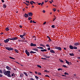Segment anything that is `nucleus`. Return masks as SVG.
<instances>
[{
  "label": "nucleus",
  "mask_w": 80,
  "mask_h": 80,
  "mask_svg": "<svg viewBox=\"0 0 80 80\" xmlns=\"http://www.w3.org/2000/svg\"><path fill=\"white\" fill-rule=\"evenodd\" d=\"M3 71L4 75L8 76V77H12V76L10 75V71H6L5 69H4Z\"/></svg>",
  "instance_id": "f257e3e1"
},
{
  "label": "nucleus",
  "mask_w": 80,
  "mask_h": 80,
  "mask_svg": "<svg viewBox=\"0 0 80 80\" xmlns=\"http://www.w3.org/2000/svg\"><path fill=\"white\" fill-rule=\"evenodd\" d=\"M6 50H8V51H10V50H13V49L12 48H8V47H6L5 48Z\"/></svg>",
  "instance_id": "f03ea898"
},
{
  "label": "nucleus",
  "mask_w": 80,
  "mask_h": 80,
  "mask_svg": "<svg viewBox=\"0 0 80 80\" xmlns=\"http://www.w3.org/2000/svg\"><path fill=\"white\" fill-rule=\"evenodd\" d=\"M8 40H17L18 39V38L17 37L13 38H8Z\"/></svg>",
  "instance_id": "7ed1b4c3"
},
{
  "label": "nucleus",
  "mask_w": 80,
  "mask_h": 80,
  "mask_svg": "<svg viewBox=\"0 0 80 80\" xmlns=\"http://www.w3.org/2000/svg\"><path fill=\"white\" fill-rule=\"evenodd\" d=\"M55 48L56 49H57V50H58L59 51H61V50H62V48L60 47L56 46V47H55Z\"/></svg>",
  "instance_id": "20e7f679"
},
{
  "label": "nucleus",
  "mask_w": 80,
  "mask_h": 80,
  "mask_svg": "<svg viewBox=\"0 0 80 80\" xmlns=\"http://www.w3.org/2000/svg\"><path fill=\"white\" fill-rule=\"evenodd\" d=\"M26 54L27 55V56H28L30 55V52L28 51L27 50H26L25 51Z\"/></svg>",
  "instance_id": "39448f33"
},
{
  "label": "nucleus",
  "mask_w": 80,
  "mask_h": 80,
  "mask_svg": "<svg viewBox=\"0 0 80 80\" xmlns=\"http://www.w3.org/2000/svg\"><path fill=\"white\" fill-rule=\"evenodd\" d=\"M37 45L36 44H33L32 43H31L30 46L31 47H36Z\"/></svg>",
  "instance_id": "423d86ee"
},
{
  "label": "nucleus",
  "mask_w": 80,
  "mask_h": 80,
  "mask_svg": "<svg viewBox=\"0 0 80 80\" xmlns=\"http://www.w3.org/2000/svg\"><path fill=\"white\" fill-rule=\"evenodd\" d=\"M24 16L25 17V18H27V17H29V16H28V14L26 13H25V14L24 15Z\"/></svg>",
  "instance_id": "0eeeda50"
},
{
  "label": "nucleus",
  "mask_w": 80,
  "mask_h": 80,
  "mask_svg": "<svg viewBox=\"0 0 80 80\" xmlns=\"http://www.w3.org/2000/svg\"><path fill=\"white\" fill-rule=\"evenodd\" d=\"M28 15L29 17H32L33 16V13L32 12H29L28 13Z\"/></svg>",
  "instance_id": "6e6552de"
},
{
  "label": "nucleus",
  "mask_w": 80,
  "mask_h": 80,
  "mask_svg": "<svg viewBox=\"0 0 80 80\" xmlns=\"http://www.w3.org/2000/svg\"><path fill=\"white\" fill-rule=\"evenodd\" d=\"M10 40L8 39V38L6 39V40H4V43H7L8 42H9Z\"/></svg>",
  "instance_id": "1a4fd4ad"
},
{
  "label": "nucleus",
  "mask_w": 80,
  "mask_h": 80,
  "mask_svg": "<svg viewBox=\"0 0 80 80\" xmlns=\"http://www.w3.org/2000/svg\"><path fill=\"white\" fill-rule=\"evenodd\" d=\"M6 68L8 70H11V68L10 67H9L8 66H6Z\"/></svg>",
  "instance_id": "9d476101"
},
{
  "label": "nucleus",
  "mask_w": 80,
  "mask_h": 80,
  "mask_svg": "<svg viewBox=\"0 0 80 80\" xmlns=\"http://www.w3.org/2000/svg\"><path fill=\"white\" fill-rule=\"evenodd\" d=\"M74 45H75V46H77L80 45V43H78V42H76L74 43Z\"/></svg>",
  "instance_id": "9b49d317"
},
{
  "label": "nucleus",
  "mask_w": 80,
  "mask_h": 80,
  "mask_svg": "<svg viewBox=\"0 0 80 80\" xmlns=\"http://www.w3.org/2000/svg\"><path fill=\"white\" fill-rule=\"evenodd\" d=\"M69 48L71 50H73V47L72 45H70L69 46Z\"/></svg>",
  "instance_id": "f8f14e48"
},
{
  "label": "nucleus",
  "mask_w": 80,
  "mask_h": 80,
  "mask_svg": "<svg viewBox=\"0 0 80 80\" xmlns=\"http://www.w3.org/2000/svg\"><path fill=\"white\" fill-rule=\"evenodd\" d=\"M50 52L51 53H55V51H54L52 49L50 50Z\"/></svg>",
  "instance_id": "ddd939ff"
},
{
  "label": "nucleus",
  "mask_w": 80,
  "mask_h": 80,
  "mask_svg": "<svg viewBox=\"0 0 80 80\" xmlns=\"http://www.w3.org/2000/svg\"><path fill=\"white\" fill-rule=\"evenodd\" d=\"M11 76L12 77V78H15V74L14 73H12V74Z\"/></svg>",
  "instance_id": "4468645a"
},
{
  "label": "nucleus",
  "mask_w": 80,
  "mask_h": 80,
  "mask_svg": "<svg viewBox=\"0 0 80 80\" xmlns=\"http://www.w3.org/2000/svg\"><path fill=\"white\" fill-rule=\"evenodd\" d=\"M65 61H66V63H67L68 65H70V62H69L67 61L66 59L65 60Z\"/></svg>",
  "instance_id": "2eb2a0df"
},
{
  "label": "nucleus",
  "mask_w": 80,
  "mask_h": 80,
  "mask_svg": "<svg viewBox=\"0 0 80 80\" xmlns=\"http://www.w3.org/2000/svg\"><path fill=\"white\" fill-rule=\"evenodd\" d=\"M37 53V52H34L32 51H30V53Z\"/></svg>",
  "instance_id": "dca6fc26"
},
{
  "label": "nucleus",
  "mask_w": 80,
  "mask_h": 80,
  "mask_svg": "<svg viewBox=\"0 0 80 80\" xmlns=\"http://www.w3.org/2000/svg\"><path fill=\"white\" fill-rule=\"evenodd\" d=\"M20 77L22 78V77H23V74L21 73L20 74Z\"/></svg>",
  "instance_id": "f3484780"
},
{
  "label": "nucleus",
  "mask_w": 80,
  "mask_h": 80,
  "mask_svg": "<svg viewBox=\"0 0 80 80\" xmlns=\"http://www.w3.org/2000/svg\"><path fill=\"white\" fill-rule=\"evenodd\" d=\"M23 73L24 74V75H26V77H28V74H27V72H24Z\"/></svg>",
  "instance_id": "a211bd4d"
},
{
  "label": "nucleus",
  "mask_w": 80,
  "mask_h": 80,
  "mask_svg": "<svg viewBox=\"0 0 80 80\" xmlns=\"http://www.w3.org/2000/svg\"><path fill=\"white\" fill-rule=\"evenodd\" d=\"M47 50L46 49H41V52H46Z\"/></svg>",
  "instance_id": "6ab92c4d"
},
{
  "label": "nucleus",
  "mask_w": 80,
  "mask_h": 80,
  "mask_svg": "<svg viewBox=\"0 0 80 80\" xmlns=\"http://www.w3.org/2000/svg\"><path fill=\"white\" fill-rule=\"evenodd\" d=\"M3 7L4 8H5L7 7V5L5 4H4L3 6Z\"/></svg>",
  "instance_id": "aec40b11"
},
{
  "label": "nucleus",
  "mask_w": 80,
  "mask_h": 80,
  "mask_svg": "<svg viewBox=\"0 0 80 80\" xmlns=\"http://www.w3.org/2000/svg\"><path fill=\"white\" fill-rule=\"evenodd\" d=\"M69 55H70V56H74V54H73V53H70L69 54Z\"/></svg>",
  "instance_id": "412c9836"
},
{
  "label": "nucleus",
  "mask_w": 80,
  "mask_h": 80,
  "mask_svg": "<svg viewBox=\"0 0 80 80\" xmlns=\"http://www.w3.org/2000/svg\"><path fill=\"white\" fill-rule=\"evenodd\" d=\"M47 38H48L49 39V40H50V41H52V40H51V39H50V37H49V36H47Z\"/></svg>",
  "instance_id": "4be33fe9"
},
{
  "label": "nucleus",
  "mask_w": 80,
  "mask_h": 80,
  "mask_svg": "<svg viewBox=\"0 0 80 80\" xmlns=\"http://www.w3.org/2000/svg\"><path fill=\"white\" fill-rule=\"evenodd\" d=\"M5 30L6 31H9V30H10V29L9 28H5Z\"/></svg>",
  "instance_id": "5701e85b"
},
{
  "label": "nucleus",
  "mask_w": 80,
  "mask_h": 80,
  "mask_svg": "<svg viewBox=\"0 0 80 80\" xmlns=\"http://www.w3.org/2000/svg\"><path fill=\"white\" fill-rule=\"evenodd\" d=\"M37 48H39V49H44L42 47H38Z\"/></svg>",
  "instance_id": "b1692460"
},
{
  "label": "nucleus",
  "mask_w": 80,
  "mask_h": 80,
  "mask_svg": "<svg viewBox=\"0 0 80 80\" xmlns=\"http://www.w3.org/2000/svg\"><path fill=\"white\" fill-rule=\"evenodd\" d=\"M33 50H35V51H37V52H38V49H36V48H34L33 49Z\"/></svg>",
  "instance_id": "393cba45"
},
{
  "label": "nucleus",
  "mask_w": 80,
  "mask_h": 80,
  "mask_svg": "<svg viewBox=\"0 0 80 80\" xmlns=\"http://www.w3.org/2000/svg\"><path fill=\"white\" fill-rule=\"evenodd\" d=\"M44 72H47V73H49V71H48L47 70H45L44 71Z\"/></svg>",
  "instance_id": "a878e982"
},
{
  "label": "nucleus",
  "mask_w": 80,
  "mask_h": 80,
  "mask_svg": "<svg viewBox=\"0 0 80 80\" xmlns=\"http://www.w3.org/2000/svg\"><path fill=\"white\" fill-rule=\"evenodd\" d=\"M37 67H39V68H42V67L40 65H37Z\"/></svg>",
  "instance_id": "bb28decb"
},
{
  "label": "nucleus",
  "mask_w": 80,
  "mask_h": 80,
  "mask_svg": "<svg viewBox=\"0 0 80 80\" xmlns=\"http://www.w3.org/2000/svg\"><path fill=\"white\" fill-rule=\"evenodd\" d=\"M10 58H11V59H13V60H15V59L14 58H12L11 57H9Z\"/></svg>",
  "instance_id": "cd10ccee"
},
{
  "label": "nucleus",
  "mask_w": 80,
  "mask_h": 80,
  "mask_svg": "<svg viewBox=\"0 0 80 80\" xmlns=\"http://www.w3.org/2000/svg\"><path fill=\"white\" fill-rule=\"evenodd\" d=\"M30 4H31V5H33V2H32V1L30 2Z\"/></svg>",
  "instance_id": "c85d7f7f"
},
{
  "label": "nucleus",
  "mask_w": 80,
  "mask_h": 80,
  "mask_svg": "<svg viewBox=\"0 0 80 80\" xmlns=\"http://www.w3.org/2000/svg\"><path fill=\"white\" fill-rule=\"evenodd\" d=\"M62 67H64L65 68H68V67H67V66L65 65H63L62 66Z\"/></svg>",
  "instance_id": "c756f323"
},
{
  "label": "nucleus",
  "mask_w": 80,
  "mask_h": 80,
  "mask_svg": "<svg viewBox=\"0 0 80 80\" xmlns=\"http://www.w3.org/2000/svg\"><path fill=\"white\" fill-rule=\"evenodd\" d=\"M73 49H77V47L75 46H74L73 47Z\"/></svg>",
  "instance_id": "7c9ffc66"
},
{
  "label": "nucleus",
  "mask_w": 80,
  "mask_h": 80,
  "mask_svg": "<svg viewBox=\"0 0 80 80\" xmlns=\"http://www.w3.org/2000/svg\"><path fill=\"white\" fill-rule=\"evenodd\" d=\"M59 61H60V62H61L62 63H63V60H62V59H59Z\"/></svg>",
  "instance_id": "2f4dec72"
},
{
  "label": "nucleus",
  "mask_w": 80,
  "mask_h": 80,
  "mask_svg": "<svg viewBox=\"0 0 80 80\" xmlns=\"http://www.w3.org/2000/svg\"><path fill=\"white\" fill-rule=\"evenodd\" d=\"M64 75H68L69 74L67 72H65L64 73Z\"/></svg>",
  "instance_id": "473e14b6"
},
{
  "label": "nucleus",
  "mask_w": 80,
  "mask_h": 80,
  "mask_svg": "<svg viewBox=\"0 0 80 80\" xmlns=\"http://www.w3.org/2000/svg\"><path fill=\"white\" fill-rule=\"evenodd\" d=\"M15 51V52H17V53H18V50L16 49H15L14 50Z\"/></svg>",
  "instance_id": "72a5a7b5"
},
{
  "label": "nucleus",
  "mask_w": 80,
  "mask_h": 80,
  "mask_svg": "<svg viewBox=\"0 0 80 80\" xmlns=\"http://www.w3.org/2000/svg\"><path fill=\"white\" fill-rule=\"evenodd\" d=\"M32 18L31 17H29L28 18V20H32Z\"/></svg>",
  "instance_id": "f704fd0d"
},
{
  "label": "nucleus",
  "mask_w": 80,
  "mask_h": 80,
  "mask_svg": "<svg viewBox=\"0 0 80 80\" xmlns=\"http://www.w3.org/2000/svg\"><path fill=\"white\" fill-rule=\"evenodd\" d=\"M58 70H63V69L61 68L58 69Z\"/></svg>",
  "instance_id": "c9c22d12"
},
{
  "label": "nucleus",
  "mask_w": 80,
  "mask_h": 80,
  "mask_svg": "<svg viewBox=\"0 0 80 80\" xmlns=\"http://www.w3.org/2000/svg\"><path fill=\"white\" fill-rule=\"evenodd\" d=\"M53 11H54V12H56V9L55 8H54L53 9Z\"/></svg>",
  "instance_id": "e433bc0d"
},
{
  "label": "nucleus",
  "mask_w": 80,
  "mask_h": 80,
  "mask_svg": "<svg viewBox=\"0 0 80 80\" xmlns=\"http://www.w3.org/2000/svg\"><path fill=\"white\" fill-rule=\"evenodd\" d=\"M0 73H1V74H2L3 73L2 72V70H0Z\"/></svg>",
  "instance_id": "4c0bfd02"
},
{
  "label": "nucleus",
  "mask_w": 80,
  "mask_h": 80,
  "mask_svg": "<svg viewBox=\"0 0 80 80\" xmlns=\"http://www.w3.org/2000/svg\"><path fill=\"white\" fill-rule=\"evenodd\" d=\"M35 77L36 79H38V77H37V76H35Z\"/></svg>",
  "instance_id": "58836bf2"
},
{
  "label": "nucleus",
  "mask_w": 80,
  "mask_h": 80,
  "mask_svg": "<svg viewBox=\"0 0 80 80\" xmlns=\"http://www.w3.org/2000/svg\"><path fill=\"white\" fill-rule=\"evenodd\" d=\"M52 28H55V25H52V26H51Z\"/></svg>",
  "instance_id": "ea45409f"
},
{
  "label": "nucleus",
  "mask_w": 80,
  "mask_h": 80,
  "mask_svg": "<svg viewBox=\"0 0 80 80\" xmlns=\"http://www.w3.org/2000/svg\"><path fill=\"white\" fill-rule=\"evenodd\" d=\"M46 46V47H49V48L50 47V46L48 44H47Z\"/></svg>",
  "instance_id": "a19ab883"
},
{
  "label": "nucleus",
  "mask_w": 80,
  "mask_h": 80,
  "mask_svg": "<svg viewBox=\"0 0 80 80\" xmlns=\"http://www.w3.org/2000/svg\"><path fill=\"white\" fill-rule=\"evenodd\" d=\"M38 75H41L42 74L40 72H38Z\"/></svg>",
  "instance_id": "79ce46f5"
},
{
  "label": "nucleus",
  "mask_w": 80,
  "mask_h": 80,
  "mask_svg": "<svg viewBox=\"0 0 80 80\" xmlns=\"http://www.w3.org/2000/svg\"><path fill=\"white\" fill-rule=\"evenodd\" d=\"M56 18H57V17H55V18H54L53 20V22H54V21H55V20H56Z\"/></svg>",
  "instance_id": "37998d69"
},
{
  "label": "nucleus",
  "mask_w": 80,
  "mask_h": 80,
  "mask_svg": "<svg viewBox=\"0 0 80 80\" xmlns=\"http://www.w3.org/2000/svg\"><path fill=\"white\" fill-rule=\"evenodd\" d=\"M45 76L46 77H49V78L50 77L48 75H46Z\"/></svg>",
  "instance_id": "c03bdc74"
},
{
  "label": "nucleus",
  "mask_w": 80,
  "mask_h": 80,
  "mask_svg": "<svg viewBox=\"0 0 80 80\" xmlns=\"http://www.w3.org/2000/svg\"><path fill=\"white\" fill-rule=\"evenodd\" d=\"M41 59H43V60H46L47 59H46V58H41Z\"/></svg>",
  "instance_id": "a18cd8bd"
},
{
  "label": "nucleus",
  "mask_w": 80,
  "mask_h": 80,
  "mask_svg": "<svg viewBox=\"0 0 80 80\" xmlns=\"http://www.w3.org/2000/svg\"><path fill=\"white\" fill-rule=\"evenodd\" d=\"M20 37H21V38H23V36L22 35H20Z\"/></svg>",
  "instance_id": "49530a36"
},
{
  "label": "nucleus",
  "mask_w": 80,
  "mask_h": 80,
  "mask_svg": "<svg viewBox=\"0 0 80 80\" xmlns=\"http://www.w3.org/2000/svg\"><path fill=\"white\" fill-rule=\"evenodd\" d=\"M32 23H36L37 22H35V21H32Z\"/></svg>",
  "instance_id": "de8ad7c7"
},
{
  "label": "nucleus",
  "mask_w": 80,
  "mask_h": 80,
  "mask_svg": "<svg viewBox=\"0 0 80 80\" xmlns=\"http://www.w3.org/2000/svg\"><path fill=\"white\" fill-rule=\"evenodd\" d=\"M26 2L27 3H30V2H29V1H26Z\"/></svg>",
  "instance_id": "09e8293b"
},
{
  "label": "nucleus",
  "mask_w": 80,
  "mask_h": 80,
  "mask_svg": "<svg viewBox=\"0 0 80 80\" xmlns=\"http://www.w3.org/2000/svg\"><path fill=\"white\" fill-rule=\"evenodd\" d=\"M25 4L27 5V6H28V5H30V4L28 3V4L27 3H25Z\"/></svg>",
  "instance_id": "8fccbe9b"
},
{
  "label": "nucleus",
  "mask_w": 80,
  "mask_h": 80,
  "mask_svg": "<svg viewBox=\"0 0 80 80\" xmlns=\"http://www.w3.org/2000/svg\"><path fill=\"white\" fill-rule=\"evenodd\" d=\"M3 77V75H2V74H0V77Z\"/></svg>",
  "instance_id": "3c124183"
},
{
  "label": "nucleus",
  "mask_w": 80,
  "mask_h": 80,
  "mask_svg": "<svg viewBox=\"0 0 80 80\" xmlns=\"http://www.w3.org/2000/svg\"><path fill=\"white\" fill-rule=\"evenodd\" d=\"M1 1L2 2V3H4L5 1H4V0H1Z\"/></svg>",
  "instance_id": "603ef678"
},
{
  "label": "nucleus",
  "mask_w": 80,
  "mask_h": 80,
  "mask_svg": "<svg viewBox=\"0 0 80 80\" xmlns=\"http://www.w3.org/2000/svg\"><path fill=\"white\" fill-rule=\"evenodd\" d=\"M43 56H44V57H46V58H47V56L44 55Z\"/></svg>",
  "instance_id": "864d4df0"
},
{
  "label": "nucleus",
  "mask_w": 80,
  "mask_h": 80,
  "mask_svg": "<svg viewBox=\"0 0 80 80\" xmlns=\"http://www.w3.org/2000/svg\"><path fill=\"white\" fill-rule=\"evenodd\" d=\"M48 2V0H45V3H47V2Z\"/></svg>",
  "instance_id": "5fc2aeb1"
},
{
  "label": "nucleus",
  "mask_w": 80,
  "mask_h": 80,
  "mask_svg": "<svg viewBox=\"0 0 80 80\" xmlns=\"http://www.w3.org/2000/svg\"><path fill=\"white\" fill-rule=\"evenodd\" d=\"M47 49L48 50H50V48H48Z\"/></svg>",
  "instance_id": "6e6d98bb"
},
{
  "label": "nucleus",
  "mask_w": 80,
  "mask_h": 80,
  "mask_svg": "<svg viewBox=\"0 0 80 80\" xmlns=\"http://www.w3.org/2000/svg\"><path fill=\"white\" fill-rule=\"evenodd\" d=\"M46 23H47L46 22H44V23H43V25H45V24H46Z\"/></svg>",
  "instance_id": "4d7b16f0"
},
{
  "label": "nucleus",
  "mask_w": 80,
  "mask_h": 80,
  "mask_svg": "<svg viewBox=\"0 0 80 80\" xmlns=\"http://www.w3.org/2000/svg\"><path fill=\"white\" fill-rule=\"evenodd\" d=\"M44 3V2H42V3H41V4H42V5H43Z\"/></svg>",
  "instance_id": "13d9d810"
},
{
  "label": "nucleus",
  "mask_w": 80,
  "mask_h": 80,
  "mask_svg": "<svg viewBox=\"0 0 80 80\" xmlns=\"http://www.w3.org/2000/svg\"><path fill=\"white\" fill-rule=\"evenodd\" d=\"M32 3H34V4H35V3H36V2H33V1H32Z\"/></svg>",
  "instance_id": "bf43d9fd"
},
{
  "label": "nucleus",
  "mask_w": 80,
  "mask_h": 80,
  "mask_svg": "<svg viewBox=\"0 0 80 80\" xmlns=\"http://www.w3.org/2000/svg\"><path fill=\"white\" fill-rule=\"evenodd\" d=\"M42 12H43V13H45V10H43L42 11Z\"/></svg>",
  "instance_id": "052dcab7"
},
{
  "label": "nucleus",
  "mask_w": 80,
  "mask_h": 80,
  "mask_svg": "<svg viewBox=\"0 0 80 80\" xmlns=\"http://www.w3.org/2000/svg\"><path fill=\"white\" fill-rule=\"evenodd\" d=\"M22 39H23V40H25V38L24 37H23L22 38Z\"/></svg>",
  "instance_id": "680f3d73"
},
{
  "label": "nucleus",
  "mask_w": 80,
  "mask_h": 80,
  "mask_svg": "<svg viewBox=\"0 0 80 80\" xmlns=\"http://www.w3.org/2000/svg\"><path fill=\"white\" fill-rule=\"evenodd\" d=\"M30 80H34V79H33V78H30Z\"/></svg>",
  "instance_id": "e2e57ef3"
},
{
  "label": "nucleus",
  "mask_w": 80,
  "mask_h": 80,
  "mask_svg": "<svg viewBox=\"0 0 80 80\" xmlns=\"http://www.w3.org/2000/svg\"><path fill=\"white\" fill-rule=\"evenodd\" d=\"M41 4V3H38V5H40Z\"/></svg>",
  "instance_id": "0e129e2a"
},
{
  "label": "nucleus",
  "mask_w": 80,
  "mask_h": 80,
  "mask_svg": "<svg viewBox=\"0 0 80 80\" xmlns=\"http://www.w3.org/2000/svg\"><path fill=\"white\" fill-rule=\"evenodd\" d=\"M23 35H26V32H24L23 33Z\"/></svg>",
  "instance_id": "69168bd1"
},
{
  "label": "nucleus",
  "mask_w": 80,
  "mask_h": 80,
  "mask_svg": "<svg viewBox=\"0 0 80 80\" xmlns=\"http://www.w3.org/2000/svg\"><path fill=\"white\" fill-rule=\"evenodd\" d=\"M19 27H20V28H22V26L21 25H20L19 26Z\"/></svg>",
  "instance_id": "338daca9"
},
{
  "label": "nucleus",
  "mask_w": 80,
  "mask_h": 80,
  "mask_svg": "<svg viewBox=\"0 0 80 80\" xmlns=\"http://www.w3.org/2000/svg\"><path fill=\"white\" fill-rule=\"evenodd\" d=\"M30 23H32V20H30Z\"/></svg>",
  "instance_id": "774afa93"
}]
</instances>
